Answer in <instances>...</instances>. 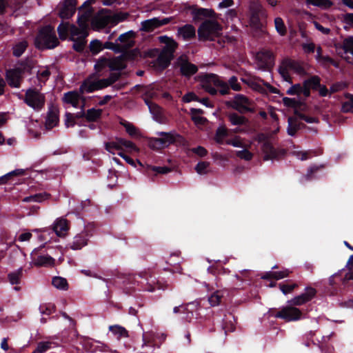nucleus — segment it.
Masks as SVG:
<instances>
[{
  "instance_id": "nucleus-1",
  "label": "nucleus",
  "mask_w": 353,
  "mask_h": 353,
  "mask_svg": "<svg viewBox=\"0 0 353 353\" xmlns=\"http://www.w3.org/2000/svg\"><path fill=\"white\" fill-rule=\"evenodd\" d=\"M88 77L82 83L80 87V92L81 93H90L94 91L103 89L106 88L113 83H114L119 79V74L114 73L112 74L108 79H99V77L103 75L101 72H98Z\"/></svg>"
},
{
  "instance_id": "nucleus-2",
  "label": "nucleus",
  "mask_w": 353,
  "mask_h": 353,
  "mask_svg": "<svg viewBox=\"0 0 353 353\" xmlns=\"http://www.w3.org/2000/svg\"><path fill=\"white\" fill-rule=\"evenodd\" d=\"M159 40L165 46L157 58V65L160 69H164L169 65L172 59L177 43L173 39L167 36L159 37Z\"/></svg>"
},
{
  "instance_id": "nucleus-3",
  "label": "nucleus",
  "mask_w": 353,
  "mask_h": 353,
  "mask_svg": "<svg viewBox=\"0 0 353 353\" xmlns=\"http://www.w3.org/2000/svg\"><path fill=\"white\" fill-rule=\"evenodd\" d=\"M59 44L58 39L52 27L46 26L42 28L35 39V46L40 49L54 48Z\"/></svg>"
},
{
  "instance_id": "nucleus-4",
  "label": "nucleus",
  "mask_w": 353,
  "mask_h": 353,
  "mask_svg": "<svg viewBox=\"0 0 353 353\" xmlns=\"http://www.w3.org/2000/svg\"><path fill=\"white\" fill-rule=\"evenodd\" d=\"M201 84L208 92L211 94H215L216 90L215 87L219 88V92L224 95L228 93L229 86L228 84L221 80L216 74H208L201 77Z\"/></svg>"
},
{
  "instance_id": "nucleus-5",
  "label": "nucleus",
  "mask_w": 353,
  "mask_h": 353,
  "mask_svg": "<svg viewBox=\"0 0 353 353\" xmlns=\"http://www.w3.org/2000/svg\"><path fill=\"white\" fill-rule=\"evenodd\" d=\"M136 32L129 30L121 34L115 42L106 41L104 43L105 49L112 50L116 52H122L132 48L134 45Z\"/></svg>"
},
{
  "instance_id": "nucleus-6",
  "label": "nucleus",
  "mask_w": 353,
  "mask_h": 353,
  "mask_svg": "<svg viewBox=\"0 0 353 353\" xmlns=\"http://www.w3.org/2000/svg\"><path fill=\"white\" fill-rule=\"evenodd\" d=\"M221 26L214 20H206L198 29L199 38L201 41L214 40L221 34Z\"/></svg>"
},
{
  "instance_id": "nucleus-7",
  "label": "nucleus",
  "mask_w": 353,
  "mask_h": 353,
  "mask_svg": "<svg viewBox=\"0 0 353 353\" xmlns=\"http://www.w3.org/2000/svg\"><path fill=\"white\" fill-rule=\"evenodd\" d=\"M31 67L27 63H19L6 72V80L9 85L14 88L20 87L23 77L29 74Z\"/></svg>"
},
{
  "instance_id": "nucleus-8",
  "label": "nucleus",
  "mask_w": 353,
  "mask_h": 353,
  "mask_svg": "<svg viewBox=\"0 0 353 353\" xmlns=\"http://www.w3.org/2000/svg\"><path fill=\"white\" fill-rule=\"evenodd\" d=\"M347 269H343L340 273L335 274L329 279V283L333 288L332 294H337L338 290L335 287L336 280H339L344 288L353 287V266H346Z\"/></svg>"
},
{
  "instance_id": "nucleus-9",
  "label": "nucleus",
  "mask_w": 353,
  "mask_h": 353,
  "mask_svg": "<svg viewBox=\"0 0 353 353\" xmlns=\"http://www.w3.org/2000/svg\"><path fill=\"white\" fill-rule=\"evenodd\" d=\"M279 72L283 80L292 83L290 74L292 73L301 74L304 72V69L299 63L291 59H285L279 66Z\"/></svg>"
},
{
  "instance_id": "nucleus-10",
  "label": "nucleus",
  "mask_w": 353,
  "mask_h": 353,
  "mask_svg": "<svg viewBox=\"0 0 353 353\" xmlns=\"http://www.w3.org/2000/svg\"><path fill=\"white\" fill-rule=\"evenodd\" d=\"M270 312L275 318L281 319L285 321H297L301 319L302 315V312L299 308L291 306L284 307L279 311L272 309Z\"/></svg>"
},
{
  "instance_id": "nucleus-11",
  "label": "nucleus",
  "mask_w": 353,
  "mask_h": 353,
  "mask_svg": "<svg viewBox=\"0 0 353 353\" xmlns=\"http://www.w3.org/2000/svg\"><path fill=\"white\" fill-rule=\"evenodd\" d=\"M26 103L34 110H41L45 103V97L35 89H29L26 91Z\"/></svg>"
},
{
  "instance_id": "nucleus-12",
  "label": "nucleus",
  "mask_w": 353,
  "mask_h": 353,
  "mask_svg": "<svg viewBox=\"0 0 353 353\" xmlns=\"http://www.w3.org/2000/svg\"><path fill=\"white\" fill-rule=\"evenodd\" d=\"M94 30H99L106 26H112L111 12L108 10H102L92 19L91 22Z\"/></svg>"
},
{
  "instance_id": "nucleus-13",
  "label": "nucleus",
  "mask_w": 353,
  "mask_h": 353,
  "mask_svg": "<svg viewBox=\"0 0 353 353\" xmlns=\"http://www.w3.org/2000/svg\"><path fill=\"white\" fill-rule=\"evenodd\" d=\"M94 67L98 72H102L106 68L111 70H120L124 68V63L123 59L121 57L112 59H101L97 62Z\"/></svg>"
},
{
  "instance_id": "nucleus-14",
  "label": "nucleus",
  "mask_w": 353,
  "mask_h": 353,
  "mask_svg": "<svg viewBox=\"0 0 353 353\" xmlns=\"http://www.w3.org/2000/svg\"><path fill=\"white\" fill-rule=\"evenodd\" d=\"M274 58L272 52L263 50L256 54V64L259 69L268 70L274 65Z\"/></svg>"
},
{
  "instance_id": "nucleus-15",
  "label": "nucleus",
  "mask_w": 353,
  "mask_h": 353,
  "mask_svg": "<svg viewBox=\"0 0 353 353\" xmlns=\"http://www.w3.org/2000/svg\"><path fill=\"white\" fill-rule=\"evenodd\" d=\"M230 103L232 108L241 113L254 110L252 101L242 94H236Z\"/></svg>"
},
{
  "instance_id": "nucleus-16",
  "label": "nucleus",
  "mask_w": 353,
  "mask_h": 353,
  "mask_svg": "<svg viewBox=\"0 0 353 353\" xmlns=\"http://www.w3.org/2000/svg\"><path fill=\"white\" fill-rule=\"evenodd\" d=\"M340 50L341 57L353 65V36H348L343 40Z\"/></svg>"
},
{
  "instance_id": "nucleus-17",
  "label": "nucleus",
  "mask_w": 353,
  "mask_h": 353,
  "mask_svg": "<svg viewBox=\"0 0 353 353\" xmlns=\"http://www.w3.org/2000/svg\"><path fill=\"white\" fill-rule=\"evenodd\" d=\"M52 229L57 236L65 237L70 230L69 223L63 217L57 218L52 223Z\"/></svg>"
},
{
  "instance_id": "nucleus-18",
  "label": "nucleus",
  "mask_w": 353,
  "mask_h": 353,
  "mask_svg": "<svg viewBox=\"0 0 353 353\" xmlns=\"http://www.w3.org/2000/svg\"><path fill=\"white\" fill-rule=\"evenodd\" d=\"M89 238L88 232L83 230L74 236L72 241L69 244V247L73 250H81L88 245Z\"/></svg>"
},
{
  "instance_id": "nucleus-19",
  "label": "nucleus",
  "mask_w": 353,
  "mask_h": 353,
  "mask_svg": "<svg viewBox=\"0 0 353 353\" xmlns=\"http://www.w3.org/2000/svg\"><path fill=\"white\" fill-rule=\"evenodd\" d=\"M256 140L259 143H263L262 150L265 154V160L276 158V153L271 144L267 141V137L264 134H260L256 137Z\"/></svg>"
},
{
  "instance_id": "nucleus-20",
  "label": "nucleus",
  "mask_w": 353,
  "mask_h": 353,
  "mask_svg": "<svg viewBox=\"0 0 353 353\" xmlns=\"http://www.w3.org/2000/svg\"><path fill=\"white\" fill-rule=\"evenodd\" d=\"M316 290L312 287H307L305 292L295 296L291 300L292 304L294 305H301L310 301H311L316 295Z\"/></svg>"
},
{
  "instance_id": "nucleus-21",
  "label": "nucleus",
  "mask_w": 353,
  "mask_h": 353,
  "mask_svg": "<svg viewBox=\"0 0 353 353\" xmlns=\"http://www.w3.org/2000/svg\"><path fill=\"white\" fill-rule=\"evenodd\" d=\"M40 249H34L31 253V257L34 261V265H52L54 259L47 253L40 252Z\"/></svg>"
},
{
  "instance_id": "nucleus-22",
  "label": "nucleus",
  "mask_w": 353,
  "mask_h": 353,
  "mask_svg": "<svg viewBox=\"0 0 353 353\" xmlns=\"http://www.w3.org/2000/svg\"><path fill=\"white\" fill-rule=\"evenodd\" d=\"M177 65L180 68L182 74L185 76L194 74L198 70L197 67L190 63L185 56H181L178 59Z\"/></svg>"
},
{
  "instance_id": "nucleus-23",
  "label": "nucleus",
  "mask_w": 353,
  "mask_h": 353,
  "mask_svg": "<svg viewBox=\"0 0 353 353\" xmlns=\"http://www.w3.org/2000/svg\"><path fill=\"white\" fill-rule=\"evenodd\" d=\"M79 26V28L74 25H71L70 26V39L73 41L84 40L88 35V28L82 26Z\"/></svg>"
},
{
  "instance_id": "nucleus-24",
  "label": "nucleus",
  "mask_w": 353,
  "mask_h": 353,
  "mask_svg": "<svg viewBox=\"0 0 353 353\" xmlns=\"http://www.w3.org/2000/svg\"><path fill=\"white\" fill-rule=\"evenodd\" d=\"M290 272L288 269L281 271L266 272L261 276V279L263 280H279L287 277Z\"/></svg>"
},
{
  "instance_id": "nucleus-25",
  "label": "nucleus",
  "mask_w": 353,
  "mask_h": 353,
  "mask_svg": "<svg viewBox=\"0 0 353 353\" xmlns=\"http://www.w3.org/2000/svg\"><path fill=\"white\" fill-rule=\"evenodd\" d=\"M196 30L193 26L186 24L178 28V36L182 37L184 40L193 38L195 36Z\"/></svg>"
},
{
  "instance_id": "nucleus-26",
  "label": "nucleus",
  "mask_w": 353,
  "mask_h": 353,
  "mask_svg": "<svg viewBox=\"0 0 353 353\" xmlns=\"http://www.w3.org/2000/svg\"><path fill=\"white\" fill-rule=\"evenodd\" d=\"M286 93L289 95H297L300 96L301 94H303L305 97H308L310 96V92L307 90V88H305L304 86V83L303 85L299 83H296L292 85L290 88H289Z\"/></svg>"
},
{
  "instance_id": "nucleus-27",
  "label": "nucleus",
  "mask_w": 353,
  "mask_h": 353,
  "mask_svg": "<svg viewBox=\"0 0 353 353\" xmlns=\"http://www.w3.org/2000/svg\"><path fill=\"white\" fill-rule=\"evenodd\" d=\"M147 97L145 98V102L148 105L150 112L153 114H157L159 112V108L155 103L150 101L148 97L150 99L155 98L157 95V92L153 88L148 90L145 92Z\"/></svg>"
},
{
  "instance_id": "nucleus-28",
  "label": "nucleus",
  "mask_w": 353,
  "mask_h": 353,
  "mask_svg": "<svg viewBox=\"0 0 353 353\" xmlns=\"http://www.w3.org/2000/svg\"><path fill=\"white\" fill-rule=\"evenodd\" d=\"M159 28V18L154 17L148 20L143 21L141 23L140 30L143 32H150Z\"/></svg>"
},
{
  "instance_id": "nucleus-29",
  "label": "nucleus",
  "mask_w": 353,
  "mask_h": 353,
  "mask_svg": "<svg viewBox=\"0 0 353 353\" xmlns=\"http://www.w3.org/2000/svg\"><path fill=\"white\" fill-rule=\"evenodd\" d=\"M81 96L77 92L70 91L64 94L63 101L65 103L70 104L73 107L77 108Z\"/></svg>"
},
{
  "instance_id": "nucleus-30",
  "label": "nucleus",
  "mask_w": 353,
  "mask_h": 353,
  "mask_svg": "<svg viewBox=\"0 0 353 353\" xmlns=\"http://www.w3.org/2000/svg\"><path fill=\"white\" fill-rule=\"evenodd\" d=\"M59 123V111L56 108L51 109L46 121V126L48 129H51L56 126Z\"/></svg>"
},
{
  "instance_id": "nucleus-31",
  "label": "nucleus",
  "mask_w": 353,
  "mask_h": 353,
  "mask_svg": "<svg viewBox=\"0 0 353 353\" xmlns=\"http://www.w3.org/2000/svg\"><path fill=\"white\" fill-rule=\"evenodd\" d=\"M302 127H303V125L300 122L298 115L296 117H290L288 119L287 132L290 136H294L297 130Z\"/></svg>"
},
{
  "instance_id": "nucleus-32",
  "label": "nucleus",
  "mask_w": 353,
  "mask_h": 353,
  "mask_svg": "<svg viewBox=\"0 0 353 353\" xmlns=\"http://www.w3.org/2000/svg\"><path fill=\"white\" fill-rule=\"evenodd\" d=\"M123 139H116L105 144V147L107 151L110 153L114 154L116 152H123Z\"/></svg>"
},
{
  "instance_id": "nucleus-33",
  "label": "nucleus",
  "mask_w": 353,
  "mask_h": 353,
  "mask_svg": "<svg viewBox=\"0 0 353 353\" xmlns=\"http://www.w3.org/2000/svg\"><path fill=\"white\" fill-rule=\"evenodd\" d=\"M159 135V139L161 140L163 148L169 146L170 144L175 142L178 137L176 134L171 132H160Z\"/></svg>"
},
{
  "instance_id": "nucleus-34",
  "label": "nucleus",
  "mask_w": 353,
  "mask_h": 353,
  "mask_svg": "<svg viewBox=\"0 0 353 353\" xmlns=\"http://www.w3.org/2000/svg\"><path fill=\"white\" fill-rule=\"evenodd\" d=\"M109 330L118 339L128 337V332L124 327L119 325H113L109 326Z\"/></svg>"
},
{
  "instance_id": "nucleus-35",
  "label": "nucleus",
  "mask_w": 353,
  "mask_h": 353,
  "mask_svg": "<svg viewBox=\"0 0 353 353\" xmlns=\"http://www.w3.org/2000/svg\"><path fill=\"white\" fill-rule=\"evenodd\" d=\"M52 285L60 290H68L69 287L67 280L61 276H54L52 279Z\"/></svg>"
},
{
  "instance_id": "nucleus-36",
  "label": "nucleus",
  "mask_w": 353,
  "mask_h": 353,
  "mask_svg": "<svg viewBox=\"0 0 353 353\" xmlns=\"http://www.w3.org/2000/svg\"><path fill=\"white\" fill-rule=\"evenodd\" d=\"M192 14L196 19L201 17H214L215 16L214 12L211 9L206 8H195L192 11Z\"/></svg>"
},
{
  "instance_id": "nucleus-37",
  "label": "nucleus",
  "mask_w": 353,
  "mask_h": 353,
  "mask_svg": "<svg viewBox=\"0 0 353 353\" xmlns=\"http://www.w3.org/2000/svg\"><path fill=\"white\" fill-rule=\"evenodd\" d=\"M23 275V268L21 267L17 270L10 272L8 274V279L9 282L12 285H17L20 283L21 279Z\"/></svg>"
},
{
  "instance_id": "nucleus-38",
  "label": "nucleus",
  "mask_w": 353,
  "mask_h": 353,
  "mask_svg": "<svg viewBox=\"0 0 353 353\" xmlns=\"http://www.w3.org/2000/svg\"><path fill=\"white\" fill-rule=\"evenodd\" d=\"M223 297V292L221 290H216L208 298L211 306L214 307L221 304Z\"/></svg>"
},
{
  "instance_id": "nucleus-39",
  "label": "nucleus",
  "mask_w": 353,
  "mask_h": 353,
  "mask_svg": "<svg viewBox=\"0 0 353 353\" xmlns=\"http://www.w3.org/2000/svg\"><path fill=\"white\" fill-rule=\"evenodd\" d=\"M307 3L319 7L321 9L327 10L333 6V2L330 0H305Z\"/></svg>"
},
{
  "instance_id": "nucleus-40",
  "label": "nucleus",
  "mask_w": 353,
  "mask_h": 353,
  "mask_svg": "<svg viewBox=\"0 0 353 353\" xmlns=\"http://www.w3.org/2000/svg\"><path fill=\"white\" fill-rule=\"evenodd\" d=\"M228 119L232 125H242L247 123V119L245 117L239 115L236 113H230L228 114Z\"/></svg>"
},
{
  "instance_id": "nucleus-41",
  "label": "nucleus",
  "mask_w": 353,
  "mask_h": 353,
  "mask_svg": "<svg viewBox=\"0 0 353 353\" xmlns=\"http://www.w3.org/2000/svg\"><path fill=\"white\" fill-rule=\"evenodd\" d=\"M49 194L47 193H39L30 196H26L23 199L24 202H38L41 203L43 201L48 199Z\"/></svg>"
},
{
  "instance_id": "nucleus-42",
  "label": "nucleus",
  "mask_w": 353,
  "mask_h": 353,
  "mask_svg": "<svg viewBox=\"0 0 353 353\" xmlns=\"http://www.w3.org/2000/svg\"><path fill=\"white\" fill-rule=\"evenodd\" d=\"M274 27L279 35L284 36L286 34L287 28L281 17H277L274 19Z\"/></svg>"
},
{
  "instance_id": "nucleus-43",
  "label": "nucleus",
  "mask_w": 353,
  "mask_h": 353,
  "mask_svg": "<svg viewBox=\"0 0 353 353\" xmlns=\"http://www.w3.org/2000/svg\"><path fill=\"white\" fill-rule=\"evenodd\" d=\"M201 112L199 109L191 110L192 119L197 125H203L206 122V119L199 115Z\"/></svg>"
},
{
  "instance_id": "nucleus-44",
  "label": "nucleus",
  "mask_w": 353,
  "mask_h": 353,
  "mask_svg": "<svg viewBox=\"0 0 353 353\" xmlns=\"http://www.w3.org/2000/svg\"><path fill=\"white\" fill-rule=\"evenodd\" d=\"M122 144L123 153L128 152L132 154L134 152H138L139 151V149L130 141L123 139Z\"/></svg>"
},
{
  "instance_id": "nucleus-45",
  "label": "nucleus",
  "mask_w": 353,
  "mask_h": 353,
  "mask_svg": "<svg viewBox=\"0 0 353 353\" xmlns=\"http://www.w3.org/2000/svg\"><path fill=\"white\" fill-rule=\"evenodd\" d=\"M195 170L199 174H207L211 172L210 163L206 161H201L197 163Z\"/></svg>"
},
{
  "instance_id": "nucleus-46",
  "label": "nucleus",
  "mask_w": 353,
  "mask_h": 353,
  "mask_svg": "<svg viewBox=\"0 0 353 353\" xmlns=\"http://www.w3.org/2000/svg\"><path fill=\"white\" fill-rule=\"evenodd\" d=\"M71 24L63 23L57 28L59 36L61 39H65L70 34Z\"/></svg>"
},
{
  "instance_id": "nucleus-47",
  "label": "nucleus",
  "mask_w": 353,
  "mask_h": 353,
  "mask_svg": "<svg viewBox=\"0 0 353 353\" xmlns=\"http://www.w3.org/2000/svg\"><path fill=\"white\" fill-rule=\"evenodd\" d=\"M101 115V110L92 108L89 109L86 114L85 118L88 121H94L97 120Z\"/></svg>"
},
{
  "instance_id": "nucleus-48",
  "label": "nucleus",
  "mask_w": 353,
  "mask_h": 353,
  "mask_svg": "<svg viewBox=\"0 0 353 353\" xmlns=\"http://www.w3.org/2000/svg\"><path fill=\"white\" fill-rule=\"evenodd\" d=\"M304 86L307 88V90L310 92V89H316L320 85V80L318 77H312L310 79L305 80L304 82Z\"/></svg>"
},
{
  "instance_id": "nucleus-49",
  "label": "nucleus",
  "mask_w": 353,
  "mask_h": 353,
  "mask_svg": "<svg viewBox=\"0 0 353 353\" xmlns=\"http://www.w3.org/2000/svg\"><path fill=\"white\" fill-rule=\"evenodd\" d=\"M129 14L127 12H119L113 14L111 12L112 26H114L119 23L123 21L128 19Z\"/></svg>"
},
{
  "instance_id": "nucleus-50",
  "label": "nucleus",
  "mask_w": 353,
  "mask_h": 353,
  "mask_svg": "<svg viewBox=\"0 0 353 353\" xmlns=\"http://www.w3.org/2000/svg\"><path fill=\"white\" fill-rule=\"evenodd\" d=\"M28 46L26 41H21L16 43L13 47V54L15 57H20Z\"/></svg>"
},
{
  "instance_id": "nucleus-51",
  "label": "nucleus",
  "mask_w": 353,
  "mask_h": 353,
  "mask_svg": "<svg viewBox=\"0 0 353 353\" xmlns=\"http://www.w3.org/2000/svg\"><path fill=\"white\" fill-rule=\"evenodd\" d=\"M33 232L38 234V239L41 242H49L50 238L48 236L50 235V232L47 229H34L32 230Z\"/></svg>"
},
{
  "instance_id": "nucleus-52",
  "label": "nucleus",
  "mask_w": 353,
  "mask_h": 353,
  "mask_svg": "<svg viewBox=\"0 0 353 353\" xmlns=\"http://www.w3.org/2000/svg\"><path fill=\"white\" fill-rule=\"evenodd\" d=\"M346 101L343 103L342 110L343 112H353V95L347 94L345 95Z\"/></svg>"
},
{
  "instance_id": "nucleus-53",
  "label": "nucleus",
  "mask_w": 353,
  "mask_h": 353,
  "mask_svg": "<svg viewBox=\"0 0 353 353\" xmlns=\"http://www.w3.org/2000/svg\"><path fill=\"white\" fill-rule=\"evenodd\" d=\"M56 307L52 303L42 304L39 307V311L41 314L46 315H50L55 312Z\"/></svg>"
},
{
  "instance_id": "nucleus-54",
  "label": "nucleus",
  "mask_w": 353,
  "mask_h": 353,
  "mask_svg": "<svg viewBox=\"0 0 353 353\" xmlns=\"http://www.w3.org/2000/svg\"><path fill=\"white\" fill-rule=\"evenodd\" d=\"M227 134V128L224 125H221L216 130L215 139L218 143H222Z\"/></svg>"
},
{
  "instance_id": "nucleus-55",
  "label": "nucleus",
  "mask_w": 353,
  "mask_h": 353,
  "mask_svg": "<svg viewBox=\"0 0 353 353\" xmlns=\"http://www.w3.org/2000/svg\"><path fill=\"white\" fill-rule=\"evenodd\" d=\"M227 143L229 145H231L234 147H236V148H249L250 146V144L245 145L243 143V139L239 137H236L232 139L228 140L227 141Z\"/></svg>"
},
{
  "instance_id": "nucleus-56",
  "label": "nucleus",
  "mask_w": 353,
  "mask_h": 353,
  "mask_svg": "<svg viewBox=\"0 0 353 353\" xmlns=\"http://www.w3.org/2000/svg\"><path fill=\"white\" fill-rule=\"evenodd\" d=\"M51 345L52 343L49 341L40 342L32 353H44L51 347Z\"/></svg>"
},
{
  "instance_id": "nucleus-57",
  "label": "nucleus",
  "mask_w": 353,
  "mask_h": 353,
  "mask_svg": "<svg viewBox=\"0 0 353 353\" xmlns=\"http://www.w3.org/2000/svg\"><path fill=\"white\" fill-rule=\"evenodd\" d=\"M244 149L242 150H239L236 152V154L238 157H239L241 159L245 160V161H250L252 159L253 154L252 152H250L248 148H243Z\"/></svg>"
},
{
  "instance_id": "nucleus-58",
  "label": "nucleus",
  "mask_w": 353,
  "mask_h": 353,
  "mask_svg": "<svg viewBox=\"0 0 353 353\" xmlns=\"http://www.w3.org/2000/svg\"><path fill=\"white\" fill-rule=\"evenodd\" d=\"M90 48L91 52H92L94 54H97V53L99 52L102 49L105 48L104 43L103 44L99 40H94L90 43Z\"/></svg>"
},
{
  "instance_id": "nucleus-59",
  "label": "nucleus",
  "mask_w": 353,
  "mask_h": 353,
  "mask_svg": "<svg viewBox=\"0 0 353 353\" xmlns=\"http://www.w3.org/2000/svg\"><path fill=\"white\" fill-rule=\"evenodd\" d=\"M90 12H85L79 17L78 19V23L79 26H82L83 27H85L88 28V21L90 17Z\"/></svg>"
},
{
  "instance_id": "nucleus-60",
  "label": "nucleus",
  "mask_w": 353,
  "mask_h": 353,
  "mask_svg": "<svg viewBox=\"0 0 353 353\" xmlns=\"http://www.w3.org/2000/svg\"><path fill=\"white\" fill-rule=\"evenodd\" d=\"M298 287V285L296 283L293 284H279V288L281 292L284 294H288L291 293L296 288Z\"/></svg>"
},
{
  "instance_id": "nucleus-61",
  "label": "nucleus",
  "mask_w": 353,
  "mask_h": 353,
  "mask_svg": "<svg viewBox=\"0 0 353 353\" xmlns=\"http://www.w3.org/2000/svg\"><path fill=\"white\" fill-rule=\"evenodd\" d=\"M148 170L153 171L157 174H167L171 171L170 168L165 167V166L160 167V166L150 165V166H148Z\"/></svg>"
},
{
  "instance_id": "nucleus-62",
  "label": "nucleus",
  "mask_w": 353,
  "mask_h": 353,
  "mask_svg": "<svg viewBox=\"0 0 353 353\" xmlns=\"http://www.w3.org/2000/svg\"><path fill=\"white\" fill-rule=\"evenodd\" d=\"M148 145L150 148L154 150H160L163 148L159 137L150 139L149 140Z\"/></svg>"
},
{
  "instance_id": "nucleus-63",
  "label": "nucleus",
  "mask_w": 353,
  "mask_h": 353,
  "mask_svg": "<svg viewBox=\"0 0 353 353\" xmlns=\"http://www.w3.org/2000/svg\"><path fill=\"white\" fill-rule=\"evenodd\" d=\"M208 271L214 276L225 273L223 266H208Z\"/></svg>"
},
{
  "instance_id": "nucleus-64",
  "label": "nucleus",
  "mask_w": 353,
  "mask_h": 353,
  "mask_svg": "<svg viewBox=\"0 0 353 353\" xmlns=\"http://www.w3.org/2000/svg\"><path fill=\"white\" fill-rule=\"evenodd\" d=\"M222 329L224 330L225 334L228 332H233L235 330L234 325L230 321H223L222 323Z\"/></svg>"
}]
</instances>
